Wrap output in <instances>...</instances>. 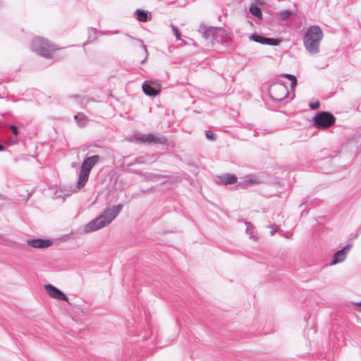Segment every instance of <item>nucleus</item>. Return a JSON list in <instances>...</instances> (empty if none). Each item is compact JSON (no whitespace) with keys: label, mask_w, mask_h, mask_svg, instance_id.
Wrapping results in <instances>:
<instances>
[{"label":"nucleus","mask_w":361,"mask_h":361,"mask_svg":"<svg viewBox=\"0 0 361 361\" xmlns=\"http://www.w3.org/2000/svg\"><path fill=\"white\" fill-rule=\"evenodd\" d=\"M122 209L121 204L106 208L99 216L84 226L83 232L90 233L107 226L118 216Z\"/></svg>","instance_id":"1"},{"label":"nucleus","mask_w":361,"mask_h":361,"mask_svg":"<svg viewBox=\"0 0 361 361\" xmlns=\"http://www.w3.org/2000/svg\"><path fill=\"white\" fill-rule=\"evenodd\" d=\"M323 37L324 33L319 26L312 25L309 27L303 37V44L306 50L311 54H318Z\"/></svg>","instance_id":"2"},{"label":"nucleus","mask_w":361,"mask_h":361,"mask_svg":"<svg viewBox=\"0 0 361 361\" xmlns=\"http://www.w3.org/2000/svg\"><path fill=\"white\" fill-rule=\"evenodd\" d=\"M100 157L94 155L86 158L81 166L77 181L78 189L82 188L87 183L92 169L99 162Z\"/></svg>","instance_id":"3"},{"label":"nucleus","mask_w":361,"mask_h":361,"mask_svg":"<svg viewBox=\"0 0 361 361\" xmlns=\"http://www.w3.org/2000/svg\"><path fill=\"white\" fill-rule=\"evenodd\" d=\"M32 49L39 55L47 58L52 57L54 52L58 49L55 45L40 37H36L32 40Z\"/></svg>","instance_id":"4"},{"label":"nucleus","mask_w":361,"mask_h":361,"mask_svg":"<svg viewBox=\"0 0 361 361\" xmlns=\"http://www.w3.org/2000/svg\"><path fill=\"white\" fill-rule=\"evenodd\" d=\"M269 93L273 100L281 101L288 97V90L286 85L279 80L271 85Z\"/></svg>","instance_id":"5"},{"label":"nucleus","mask_w":361,"mask_h":361,"mask_svg":"<svg viewBox=\"0 0 361 361\" xmlns=\"http://www.w3.org/2000/svg\"><path fill=\"white\" fill-rule=\"evenodd\" d=\"M335 117L330 113L326 111L319 112L314 118V125L319 129H326L335 123Z\"/></svg>","instance_id":"6"},{"label":"nucleus","mask_w":361,"mask_h":361,"mask_svg":"<svg viewBox=\"0 0 361 361\" xmlns=\"http://www.w3.org/2000/svg\"><path fill=\"white\" fill-rule=\"evenodd\" d=\"M134 139L135 141L138 143L164 144L166 142V139L164 136L152 133H136L134 135Z\"/></svg>","instance_id":"7"},{"label":"nucleus","mask_w":361,"mask_h":361,"mask_svg":"<svg viewBox=\"0 0 361 361\" xmlns=\"http://www.w3.org/2000/svg\"><path fill=\"white\" fill-rule=\"evenodd\" d=\"M80 189H78L77 185L73 186H64L56 188L54 192V198L64 201L66 197L71 195L72 194L77 192Z\"/></svg>","instance_id":"8"},{"label":"nucleus","mask_w":361,"mask_h":361,"mask_svg":"<svg viewBox=\"0 0 361 361\" xmlns=\"http://www.w3.org/2000/svg\"><path fill=\"white\" fill-rule=\"evenodd\" d=\"M262 182V180L259 176L255 174H250L242 178L241 180L238 182V185L241 188H246L260 184Z\"/></svg>","instance_id":"9"},{"label":"nucleus","mask_w":361,"mask_h":361,"mask_svg":"<svg viewBox=\"0 0 361 361\" xmlns=\"http://www.w3.org/2000/svg\"><path fill=\"white\" fill-rule=\"evenodd\" d=\"M44 289L47 291V294L49 297L51 298L56 299V300H61L66 302L68 301V298L67 296L62 293L59 288L54 286L51 284H47L44 286Z\"/></svg>","instance_id":"10"},{"label":"nucleus","mask_w":361,"mask_h":361,"mask_svg":"<svg viewBox=\"0 0 361 361\" xmlns=\"http://www.w3.org/2000/svg\"><path fill=\"white\" fill-rule=\"evenodd\" d=\"M351 248V245H345L343 249L337 251L333 256L331 264L335 265L336 264L343 262L347 256V254Z\"/></svg>","instance_id":"11"},{"label":"nucleus","mask_w":361,"mask_h":361,"mask_svg":"<svg viewBox=\"0 0 361 361\" xmlns=\"http://www.w3.org/2000/svg\"><path fill=\"white\" fill-rule=\"evenodd\" d=\"M26 242L29 246L37 249L47 248L52 245V241L51 240H44L40 238L28 239Z\"/></svg>","instance_id":"12"},{"label":"nucleus","mask_w":361,"mask_h":361,"mask_svg":"<svg viewBox=\"0 0 361 361\" xmlns=\"http://www.w3.org/2000/svg\"><path fill=\"white\" fill-rule=\"evenodd\" d=\"M250 39L262 44L278 45L279 43V41L276 39L265 37L257 34L252 35Z\"/></svg>","instance_id":"13"},{"label":"nucleus","mask_w":361,"mask_h":361,"mask_svg":"<svg viewBox=\"0 0 361 361\" xmlns=\"http://www.w3.org/2000/svg\"><path fill=\"white\" fill-rule=\"evenodd\" d=\"M237 181V177L235 175L231 173H226L222 176H218L216 182L219 184H233Z\"/></svg>","instance_id":"14"},{"label":"nucleus","mask_w":361,"mask_h":361,"mask_svg":"<svg viewBox=\"0 0 361 361\" xmlns=\"http://www.w3.org/2000/svg\"><path fill=\"white\" fill-rule=\"evenodd\" d=\"M142 90L144 93L148 96H156L159 94V91L155 88L152 87L147 83H144L142 85Z\"/></svg>","instance_id":"15"},{"label":"nucleus","mask_w":361,"mask_h":361,"mask_svg":"<svg viewBox=\"0 0 361 361\" xmlns=\"http://www.w3.org/2000/svg\"><path fill=\"white\" fill-rule=\"evenodd\" d=\"M249 10H250V12L253 16H255V17H257L259 19H262V11H261V9L257 6L252 5L250 7Z\"/></svg>","instance_id":"16"},{"label":"nucleus","mask_w":361,"mask_h":361,"mask_svg":"<svg viewBox=\"0 0 361 361\" xmlns=\"http://www.w3.org/2000/svg\"><path fill=\"white\" fill-rule=\"evenodd\" d=\"M136 16L138 20L141 22L147 21L148 16L145 11L140 9H137L136 11Z\"/></svg>","instance_id":"17"},{"label":"nucleus","mask_w":361,"mask_h":361,"mask_svg":"<svg viewBox=\"0 0 361 361\" xmlns=\"http://www.w3.org/2000/svg\"><path fill=\"white\" fill-rule=\"evenodd\" d=\"M245 225L247 226V228H246V233H247V234L249 235L250 238L255 240L256 238H255V237L254 235V227H253V226L250 223H249V222H245Z\"/></svg>","instance_id":"18"},{"label":"nucleus","mask_w":361,"mask_h":361,"mask_svg":"<svg viewBox=\"0 0 361 361\" xmlns=\"http://www.w3.org/2000/svg\"><path fill=\"white\" fill-rule=\"evenodd\" d=\"M293 12L289 11V10H285V11H282L281 12H279L278 13V16L279 17V18L282 20H285L286 19H288V18L290 17V16L292 15Z\"/></svg>","instance_id":"19"},{"label":"nucleus","mask_w":361,"mask_h":361,"mask_svg":"<svg viewBox=\"0 0 361 361\" xmlns=\"http://www.w3.org/2000/svg\"><path fill=\"white\" fill-rule=\"evenodd\" d=\"M283 76L291 81V88H294V87L297 85V79L295 76L291 74H285Z\"/></svg>","instance_id":"20"},{"label":"nucleus","mask_w":361,"mask_h":361,"mask_svg":"<svg viewBox=\"0 0 361 361\" xmlns=\"http://www.w3.org/2000/svg\"><path fill=\"white\" fill-rule=\"evenodd\" d=\"M12 243H14V242H13L11 240L0 235V244L7 245H10Z\"/></svg>","instance_id":"21"},{"label":"nucleus","mask_w":361,"mask_h":361,"mask_svg":"<svg viewBox=\"0 0 361 361\" xmlns=\"http://www.w3.org/2000/svg\"><path fill=\"white\" fill-rule=\"evenodd\" d=\"M171 28H172V30H173V32H174V34L176 35V39L178 40L180 39V32L178 30V27H176V25H171Z\"/></svg>","instance_id":"22"},{"label":"nucleus","mask_w":361,"mask_h":361,"mask_svg":"<svg viewBox=\"0 0 361 361\" xmlns=\"http://www.w3.org/2000/svg\"><path fill=\"white\" fill-rule=\"evenodd\" d=\"M309 106L312 109H317L319 107V102L310 103Z\"/></svg>","instance_id":"23"},{"label":"nucleus","mask_w":361,"mask_h":361,"mask_svg":"<svg viewBox=\"0 0 361 361\" xmlns=\"http://www.w3.org/2000/svg\"><path fill=\"white\" fill-rule=\"evenodd\" d=\"M206 137L208 140H215V136L214 134H212V133L210 132H207L206 133Z\"/></svg>","instance_id":"24"},{"label":"nucleus","mask_w":361,"mask_h":361,"mask_svg":"<svg viewBox=\"0 0 361 361\" xmlns=\"http://www.w3.org/2000/svg\"><path fill=\"white\" fill-rule=\"evenodd\" d=\"M10 128L14 135H16L18 134V128L16 126L12 125L10 126Z\"/></svg>","instance_id":"25"},{"label":"nucleus","mask_w":361,"mask_h":361,"mask_svg":"<svg viewBox=\"0 0 361 361\" xmlns=\"http://www.w3.org/2000/svg\"><path fill=\"white\" fill-rule=\"evenodd\" d=\"M278 230H279L278 226H273L271 227V235H274V233H275L276 232H277V231H278Z\"/></svg>","instance_id":"26"},{"label":"nucleus","mask_w":361,"mask_h":361,"mask_svg":"<svg viewBox=\"0 0 361 361\" xmlns=\"http://www.w3.org/2000/svg\"><path fill=\"white\" fill-rule=\"evenodd\" d=\"M86 122H87V120L85 119V118H84L81 121H78L79 126L81 127L84 126L85 125Z\"/></svg>","instance_id":"27"},{"label":"nucleus","mask_w":361,"mask_h":361,"mask_svg":"<svg viewBox=\"0 0 361 361\" xmlns=\"http://www.w3.org/2000/svg\"><path fill=\"white\" fill-rule=\"evenodd\" d=\"M355 305L358 307L357 310L361 312V302H357V303H355Z\"/></svg>","instance_id":"28"},{"label":"nucleus","mask_w":361,"mask_h":361,"mask_svg":"<svg viewBox=\"0 0 361 361\" xmlns=\"http://www.w3.org/2000/svg\"><path fill=\"white\" fill-rule=\"evenodd\" d=\"M4 148V146L2 145H0V151H2Z\"/></svg>","instance_id":"29"},{"label":"nucleus","mask_w":361,"mask_h":361,"mask_svg":"<svg viewBox=\"0 0 361 361\" xmlns=\"http://www.w3.org/2000/svg\"><path fill=\"white\" fill-rule=\"evenodd\" d=\"M79 118V116H75V118L77 120Z\"/></svg>","instance_id":"30"}]
</instances>
